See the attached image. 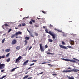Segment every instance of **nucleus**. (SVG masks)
Instances as JSON below:
<instances>
[{"mask_svg": "<svg viewBox=\"0 0 79 79\" xmlns=\"http://www.w3.org/2000/svg\"><path fill=\"white\" fill-rule=\"evenodd\" d=\"M24 39L26 40H29L30 38L29 37L26 36L24 38Z\"/></svg>", "mask_w": 79, "mask_h": 79, "instance_id": "obj_11", "label": "nucleus"}, {"mask_svg": "<svg viewBox=\"0 0 79 79\" xmlns=\"http://www.w3.org/2000/svg\"><path fill=\"white\" fill-rule=\"evenodd\" d=\"M48 66H50V67H52V66H53V65L50 64H48Z\"/></svg>", "mask_w": 79, "mask_h": 79, "instance_id": "obj_24", "label": "nucleus"}, {"mask_svg": "<svg viewBox=\"0 0 79 79\" xmlns=\"http://www.w3.org/2000/svg\"><path fill=\"white\" fill-rule=\"evenodd\" d=\"M28 62H29V60H28L24 62L23 63V66H26L27 64L28 63Z\"/></svg>", "mask_w": 79, "mask_h": 79, "instance_id": "obj_6", "label": "nucleus"}, {"mask_svg": "<svg viewBox=\"0 0 79 79\" xmlns=\"http://www.w3.org/2000/svg\"><path fill=\"white\" fill-rule=\"evenodd\" d=\"M30 35H31V37H34V36L33 35H32V33H31L30 34Z\"/></svg>", "mask_w": 79, "mask_h": 79, "instance_id": "obj_44", "label": "nucleus"}, {"mask_svg": "<svg viewBox=\"0 0 79 79\" xmlns=\"http://www.w3.org/2000/svg\"><path fill=\"white\" fill-rule=\"evenodd\" d=\"M19 61V60L18 59V58L17 59L15 60V63H17V62H18Z\"/></svg>", "mask_w": 79, "mask_h": 79, "instance_id": "obj_26", "label": "nucleus"}, {"mask_svg": "<svg viewBox=\"0 0 79 79\" xmlns=\"http://www.w3.org/2000/svg\"><path fill=\"white\" fill-rule=\"evenodd\" d=\"M2 28H3V29H4V27L3 26H2Z\"/></svg>", "mask_w": 79, "mask_h": 79, "instance_id": "obj_63", "label": "nucleus"}, {"mask_svg": "<svg viewBox=\"0 0 79 79\" xmlns=\"http://www.w3.org/2000/svg\"><path fill=\"white\" fill-rule=\"evenodd\" d=\"M16 40H13L12 42V44H15L16 43Z\"/></svg>", "mask_w": 79, "mask_h": 79, "instance_id": "obj_9", "label": "nucleus"}, {"mask_svg": "<svg viewBox=\"0 0 79 79\" xmlns=\"http://www.w3.org/2000/svg\"><path fill=\"white\" fill-rule=\"evenodd\" d=\"M67 47H68V48H71L72 49H74V48H73V47H72L69 46H67Z\"/></svg>", "mask_w": 79, "mask_h": 79, "instance_id": "obj_14", "label": "nucleus"}, {"mask_svg": "<svg viewBox=\"0 0 79 79\" xmlns=\"http://www.w3.org/2000/svg\"><path fill=\"white\" fill-rule=\"evenodd\" d=\"M22 57L21 56H19L17 59L19 60H20L21 59Z\"/></svg>", "mask_w": 79, "mask_h": 79, "instance_id": "obj_25", "label": "nucleus"}, {"mask_svg": "<svg viewBox=\"0 0 79 79\" xmlns=\"http://www.w3.org/2000/svg\"><path fill=\"white\" fill-rule=\"evenodd\" d=\"M22 25L23 26H26V24L24 23H22Z\"/></svg>", "mask_w": 79, "mask_h": 79, "instance_id": "obj_27", "label": "nucleus"}, {"mask_svg": "<svg viewBox=\"0 0 79 79\" xmlns=\"http://www.w3.org/2000/svg\"><path fill=\"white\" fill-rule=\"evenodd\" d=\"M45 31L47 33H48V30L47 29L45 30Z\"/></svg>", "mask_w": 79, "mask_h": 79, "instance_id": "obj_23", "label": "nucleus"}, {"mask_svg": "<svg viewBox=\"0 0 79 79\" xmlns=\"http://www.w3.org/2000/svg\"><path fill=\"white\" fill-rule=\"evenodd\" d=\"M18 29V27H15V29Z\"/></svg>", "mask_w": 79, "mask_h": 79, "instance_id": "obj_60", "label": "nucleus"}, {"mask_svg": "<svg viewBox=\"0 0 79 79\" xmlns=\"http://www.w3.org/2000/svg\"><path fill=\"white\" fill-rule=\"evenodd\" d=\"M48 42H53V40H52L51 39H48Z\"/></svg>", "mask_w": 79, "mask_h": 79, "instance_id": "obj_15", "label": "nucleus"}, {"mask_svg": "<svg viewBox=\"0 0 79 79\" xmlns=\"http://www.w3.org/2000/svg\"><path fill=\"white\" fill-rule=\"evenodd\" d=\"M26 56V54H23L22 55V56Z\"/></svg>", "mask_w": 79, "mask_h": 79, "instance_id": "obj_50", "label": "nucleus"}, {"mask_svg": "<svg viewBox=\"0 0 79 79\" xmlns=\"http://www.w3.org/2000/svg\"><path fill=\"white\" fill-rule=\"evenodd\" d=\"M52 75L53 76H56V75H57L56 74H53Z\"/></svg>", "mask_w": 79, "mask_h": 79, "instance_id": "obj_47", "label": "nucleus"}, {"mask_svg": "<svg viewBox=\"0 0 79 79\" xmlns=\"http://www.w3.org/2000/svg\"><path fill=\"white\" fill-rule=\"evenodd\" d=\"M31 68H32V67H29L27 69V70H29V69H31Z\"/></svg>", "mask_w": 79, "mask_h": 79, "instance_id": "obj_43", "label": "nucleus"}, {"mask_svg": "<svg viewBox=\"0 0 79 79\" xmlns=\"http://www.w3.org/2000/svg\"><path fill=\"white\" fill-rule=\"evenodd\" d=\"M68 69H71V68L70 67H69L67 68Z\"/></svg>", "mask_w": 79, "mask_h": 79, "instance_id": "obj_51", "label": "nucleus"}, {"mask_svg": "<svg viewBox=\"0 0 79 79\" xmlns=\"http://www.w3.org/2000/svg\"><path fill=\"white\" fill-rule=\"evenodd\" d=\"M45 48H48V46H47V45H45Z\"/></svg>", "mask_w": 79, "mask_h": 79, "instance_id": "obj_40", "label": "nucleus"}, {"mask_svg": "<svg viewBox=\"0 0 79 79\" xmlns=\"http://www.w3.org/2000/svg\"><path fill=\"white\" fill-rule=\"evenodd\" d=\"M70 35H74V34H73V33L70 34Z\"/></svg>", "mask_w": 79, "mask_h": 79, "instance_id": "obj_56", "label": "nucleus"}, {"mask_svg": "<svg viewBox=\"0 0 79 79\" xmlns=\"http://www.w3.org/2000/svg\"><path fill=\"white\" fill-rule=\"evenodd\" d=\"M10 55V53H7L6 55V57L8 58V57L9 56V55Z\"/></svg>", "mask_w": 79, "mask_h": 79, "instance_id": "obj_19", "label": "nucleus"}, {"mask_svg": "<svg viewBox=\"0 0 79 79\" xmlns=\"http://www.w3.org/2000/svg\"><path fill=\"white\" fill-rule=\"evenodd\" d=\"M32 65H34V63L30 64V66H32Z\"/></svg>", "mask_w": 79, "mask_h": 79, "instance_id": "obj_32", "label": "nucleus"}, {"mask_svg": "<svg viewBox=\"0 0 79 79\" xmlns=\"http://www.w3.org/2000/svg\"><path fill=\"white\" fill-rule=\"evenodd\" d=\"M17 68H15L13 69H12V70H11V72H13V71H15V69H16Z\"/></svg>", "mask_w": 79, "mask_h": 79, "instance_id": "obj_18", "label": "nucleus"}, {"mask_svg": "<svg viewBox=\"0 0 79 79\" xmlns=\"http://www.w3.org/2000/svg\"><path fill=\"white\" fill-rule=\"evenodd\" d=\"M55 30H56V31H58V32H60V31L58 30H57V29H55Z\"/></svg>", "mask_w": 79, "mask_h": 79, "instance_id": "obj_45", "label": "nucleus"}, {"mask_svg": "<svg viewBox=\"0 0 79 79\" xmlns=\"http://www.w3.org/2000/svg\"><path fill=\"white\" fill-rule=\"evenodd\" d=\"M35 27H39V26L37 25H35Z\"/></svg>", "mask_w": 79, "mask_h": 79, "instance_id": "obj_49", "label": "nucleus"}, {"mask_svg": "<svg viewBox=\"0 0 79 79\" xmlns=\"http://www.w3.org/2000/svg\"><path fill=\"white\" fill-rule=\"evenodd\" d=\"M31 21L33 22V23H35V20H33V19H31Z\"/></svg>", "mask_w": 79, "mask_h": 79, "instance_id": "obj_29", "label": "nucleus"}, {"mask_svg": "<svg viewBox=\"0 0 79 79\" xmlns=\"http://www.w3.org/2000/svg\"><path fill=\"white\" fill-rule=\"evenodd\" d=\"M21 24H20L18 25L19 27H21Z\"/></svg>", "mask_w": 79, "mask_h": 79, "instance_id": "obj_55", "label": "nucleus"}, {"mask_svg": "<svg viewBox=\"0 0 79 79\" xmlns=\"http://www.w3.org/2000/svg\"><path fill=\"white\" fill-rule=\"evenodd\" d=\"M48 34H50L51 33H52V32H51V31H49L48 32Z\"/></svg>", "mask_w": 79, "mask_h": 79, "instance_id": "obj_52", "label": "nucleus"}, {"mask_svg": "<svg viewBox=\"0 0 79 79\" xmlns=\"http://www.w3.org/2000/svg\"><path fill=\"white\" fill-rule=\"evenodd\" d=\"M5 58V55H3L2 56H0V59H1V58Z\"/></svg>", "mask_w": 79, "mask_h": 79, "instance_id": "obj_17", "label": "nucleus"}, {"mask_svg": "<svg viewBox=\"0 0 79 79\" xmlns=\"http://www.w3.org/2000/svg\"><path fill=\"white\" fill-rule=\"evenodd\" d=\"M67 77L68 79H74V77H70L67 76Z\"/></svg>", "mask_w": 79, "mask_h": 79, "instance_id": "obj_12", "label": "nucleus"}, {"mask_svg": "<svg viewBox=\"0 0 79 79\" xmlns=\"http://www.w3.org/2000/svg\"><path fill=\"white\" fill-rule=\"evenodd\" d=\"M16 50H19L20 49V46H18L16 48Z\"/></svg>", "mask_w": 79, "mask_h": 79, "instance_id": "obj_13", "label": "nucleus"}, {"mask_svg": "<svg viewBox=\"0 0 79 79\" xmlns=\"http://www.w3.org/2000/svg\"><path fill=\"white\" fill-rule=\"evenodd\" d=\"M5 65L4 64H1L0 62V69H2L3 68H5Z\"/></svg>", "mask_w": 79, "mask_h": 79, "instance_id": "obj_3", "label": "nucleus"}, {"mask_svg": "<svg viewBox=\"0 0 79 79\" xmlns=\"http://www.w3.org/2000/svg\"><path fill=\"white\" fill-rule=\"evenodd\" d=\"M4 71V70H2L1 71V72H3Z\"/></svg>", "mask_w": 79, "mask_h": 79, "instance_id": "obj_59", "label": "nucleus"}, {"mask_svg": "<svg viewBox=\"0 0 79 79\" xmlns=\"http://www.w3.org/2000/svg\"><path fill=\"white\" fill-rule=\"evenodd\" d=\"M24 42H25V45H27V40H25L24 41Z\"/></svg>", "mask_w": 79, "mask_h": 79, "instance_id": "obj_22", "label": "nucleus"}, {"mask_svg": "<svg viewBox=\"0 0 79 79\" xmlns=\"http://www.w3.org/2000/svg\"><path fill=\"white\" fill-rule=\"evenodd\" d=\"M59 46L60 48H64V49H68L67 48L64 46H63L62 45H61V44H59Z\"/></svg>", "mask_w": 79, "mask_h": 79, "instance_id": "obj_7", "label": "nucleus"}, {"mask_svg": "<svg viewBox=\"0 0 79 79\" xmlns=\"http://www.w3.org/2000/svg\"><path fill=\"white\" fill-rule=\"evenodd\" d=\"M15 35L17 36H18V35H19V33L18 32H16L15 33Z\"/></svg>", "mask_w": 79, "mask_h": 79, "instance_id": "obj_28", "label": "nucleus"}, {"mask_svg": "<svg viewBox=\"0 0 79 79\" xmlns=\"http://www.w3.org/2000/svg\"><path fill=\"white\" fill-rule=\"evenodd\" d=\"M10 50H11V49H10V48H8V49H6L5 50V52H9L10 51Z\"/></svg>", "mask_w": 79, "mask_h": 79, "instance_id": "obj_10", "label": "nucleus"}, {"mask_svg": "<svg viewBox=\"0 0 79 79\" xmlns=\"http://www.w3.org/2000/svg\"><path fill=\"white\" fill-rule=\"evenodd\" d=\"M46 63H47V62H43V63H41V64H46Z\"/></svg>", "mask_w": 79, "mask_h": 79, "instance_id": "obj_38", "label": "nucleus"}, {"mask_svg": "<svg viewBox=\"0 0 79 79\" xmlns=\"http://www.w3.org/2000/svg\"><path fill=\"white\" fill-rule=\"evenodd\" d=\"M35 35H36V36H38V34H37V33H35Z\"/></svg>", "mask_w": 79, "mask_h": 79, "instance_id": "obj_39", "label": "nucleus"}, {"mask_svg": "<svg viewBox=\"0 0 79 79\" xmlns=\"http://www.w3.org/2000/svg\"><path fill=\"white\" fill-rule=\"evenodd\" d=\"M47 54H48V55H51V53H50V52H48L47 53Z\"/></svg>", "mask_w": 79, "mask_h": 79, "instance_id": "obj_46", "label": "nucleus"}, {"mask_svg": "<svg viewBox=\"0 0 79 79\" xmlns=\"http://www.w3.org/2000/svg\"><path fill=\"white\" fill-rule=\"evenodd\" d=\"M78 71L77 70H76V69L74 68L73 69L70 70H64L62 71V73H71V72H73V71L74 73H76V71Z\"/></svg>", "mask_w": 79, "mask_h": 79, "instance_id": "obj_1", "label": "nucleus"}, {"mask_svg": "<svg viewBox=\"0 0 79 79\" xmlns=\"http://www.w3.org/2000/svg\"><path fill=\"white\" fill-rule=\"evenodd\" d=\"M18 33H19V34H22V32H21V31H19Z\"/></svg>", "mask_w": 79, "mask_h": 79, "instance_id": "obj_37", "label": "nucleus"}, {"mask_svg": "<svg viewBox=\"0 0 79 79\" xmlns=\"http://www.w3.org/2000/svg\"><path fill=\"white\" fill-rule=\"evenodd\" d=\"M37 19H42L41 18H37Z\"/></svg>", "mask_w": 79, "mask_h": 79, "instance_id": "obj_57", "label": "nucleus"}, {"mask_svg": "<svg viewBox=\"0 0 79 79\" xmlns=\"http://www.w3.org/2000/svg\"><path fill=\"white\" fill-rule=\"evenodd\" d=\"M37 61V60H33L32 61V62H36Z\"/></svg>", "mask_w": 79, "mask_h": 79, "instance_id": "obj_34", "label": "nucleus"}, {"mask_svg": "<svg viewBox=\"0 0 79 79\" xmlns=\"http://www.w3.org/2000/svg\"><path fill=\"white\" fill-rule=\"evenodd\" d=\"M43 28L44 29H45V26H43Z\"/></svg>", "mask_w": 79, "mask_h": 79, "instance_id": "obj_64", "label": "nucleus"}, {"mask_svg": "<svg viewBox=\"0 0 79 79\" xmlns=\"http://www.w3.org/2000/svg\"><path fill=\"white\" fill-rule=\"evenodd\" d=\"M31 48H32V46H30L29 49V50H30L31 49Z\"/></svg>", "mask_w": 79, "mask_h": 79, "instance_id": "obj_48", "label": "nucleus"}, {"mask_svg": "<svg viewBox=\"0 0 79 79\" xmlns=\"http://www.w3.org/2000/svg\"><path fill=\"white\" fill-rule=\"evenodd\" d=\"M50 35H52V38H53V39L54 42V43H56V41H55V37H56L55 35L54 34H53L52 33L50 34Z\"/></svg>", "mask_w": 79, "mask_h": 79, "instance_id": "obj_5", "label": "nucleus"}, {"mask_svg": "<svg viewBox=\"0 0 79 79\" xmlns=\"http://www.w3.org/2000/svg\"><path fill=\"white\" fill-rule=\"evenodd\" d=\"M5 39H3L2 40V44H3V43H4V42H5Z\"/></svg>", "mask_w": 79, "mask_h": 79, "instance_id": "obj_30", "label": "nucleus"}, {"mask_svg": "<svg viewBox=\"0 0 79 79\" xmlns=\"http://www.w3.org/2000/svg\"><path fill=\"white\" fill-rule=\"evenodd\" d=\"M43 73H44V72H41V73H40L39 74H42Z\"/></svg>", "mask_w": 79, "mask_h": 79, "instance_id": "obj_54", "label": "nucleus"}, {"mask_svg": "<svg viewBox=\"0 0 79 79\" xmlns=\"http://www.w3.org/2000/svg\"><path fill=\"white\" fill-rule=\"evenodd\" d=\"M29 23L30 24H32V22L31 21H30L29 22Z\"/></svg>", "mask_w": 79, "mask_h": 79, "instance_id": "obj_42", "label": "nucleus"}, {"mask_svg": "<svg viewBox=\"0 0 79 79\" xmlns=\"http://www.w3.org/2000/svg\"><path fill=\"white\" fill-rule=\"evenodd\" d=\"M6 61L7 62H8V63L10 62V58H9L8 59H7Z\"/></svg>", "mask_w": 79, "mask_h": 79, "instance_id": "obj_21", "label": "nucleus"}, {"mask_svg": "<svg viewBox=\"0 0 79 79\" xmlns=\"http://www.w3.org/2000/svg\"><path fill=\"white\" fill-rule=\"evenodd\" d=\"M51 55H54V53H51Z\"/></svg>", "mask_w": 79, "mask_h": 79, "instance_id": "obj_61", "label": "nucleus"}, {"mask_svg": "<svg viewBox=\"0 0 79 79\" xmlns=\"http://www.w3.org/2000/svg\"><path fill=\"white\" fill-rule=\"evenodd\" d=\"M62 59L63 60H64V61H70V62H74V63L76 62L75 60H69L67 59L62 58Z\"/></svg>", "mask_w": 79, "mask_h": 79, "instance_id": "obj_2", "label": "nucleus"}, {"mask_svg": "<svg viewBox=\"0 0 79 79\" xmlns=\"http://www.w3.org/2000/svg\"><path fill=\"white\" fill-rule=\"evenodd\" d=\"M58 55H62V54H58Z\"/></svg>", "mask_w": 79, "mask_h": 79, "instance_id": "obj_62", "label": "nucleus"}, {"mask_svg": "<svg viewBox=\"0 0 79 79\" xmlns=\"http://www.w3.org/2000/svg\"><path fill=\"white\" fill-rule=\"evenodd\" d=\"M28 77H29V75L26 76L24 77H23V79H27Z\"/></svg>", "mask_w": 79, "mask_h": 79, "instance_id": "obj_20", "label": "nucleus"}, {"mask_svg": "<svg viewBox=\"0 0 79 79\" xmlns=\"http://www.w3.org/2000/svg\"><path fill=\"white\" fill-rule=\"evenodd\" d=\"M6 77V75L3 76L2 77V78H1L0 79H3V78H4V77Z\"/></svg>", "mask_w": 79, "mask_h": 79, "instance_id": "obj_31", "label": "nucleus"}, {"mask_svg": "<svg viewBox=\"0 0 79 79\" xmlns=\"http://www.w3.org/2000/svg\"><path fill=\"white\" fill-rule=\"evenodd\" d=\"M76 69L77 70V71L75 72H78V71H79V70H78V69ZM78 73H79V72H78Z\"/></svg>", "mask_w": 79, "mask_h": 79, "instance_id": "obj_53", "label": "nucleus"}, {"mask_svg": "<svg viewBox=\"0 0 79 79\" xmlns=\"http://www.w3.org/2000/svg\"><path fill=\"white\" fill-rule=\"evenodd\" d=\"M50 27H53V25L50 24Z\"/></svg>", "mask_w": 79, "mask_h": 79, "instance_id": "obj_58", "label": "nucleus"}, {"mask_svg": "<svg viewBox=\"0 0 79 79\" xmlns=\"http://www.w3.org/2000/svg\"><path fill=\"white\" fill-rule=\"evenodd\" d=\"M70 42H71V43H70V44L71 45H74V41L73 40H70Z\"/></svg>", "mask_w": 79, "mask_h": 79, "instance_id": "obj_8", "label": "nucleus"}, {"mask_svg": "<svg viewBox=\"0 0 79 79\" xmlns=\"http://www.w3.org/2000/svg\"><path fill=\"white\" fill-rule=\"evenodd\" d=\"M16 35L15 34H14L12 35L11 36V38H12V39H13L15 37V35Z\"/></svg>", "mask_w": 79, "mask_h": 79, "instance_id": "obj_16", "label": "nucleus"}, {"mask_svg": "<svg viewBox=\"0 0 79 79\" xmlns=\"http://www.w3.org/2000/svg\"><path fill=\"white\" fill-rule=\"evenodd\" d=\"M62 44L63 45H64L65 44V43L64 41H62Z\"/></svg>", "mask_w": 79, "mask_h": 79, "instance_id": "obj_36", "label": "nucleus"}, {"mask_svg": "<svg viewBox=\"0 0 79 79\" xmlns=\"http://www.w3.org/2000/svg\"><path fill=\"white\" fill-rule=\"evenodd\" d=\"M43 44H40V49L41 50V52H44V49L43 48V47H42Z\"/></svg>", "mask_w": 79, "mask_h": 79, "instance_id": "obj_4", "label": "nucleus"}, {"mask_svg": "<svg viewBox=\"0 0 79 79\" xmlns=\"http://www.w3.org/2000/svg\"><path fill=\"white\" fill-rule=\"evenodd\" d=\"M11 31V29H9V30L8 31V33H9V32H10V31Z\"/></svg>", "mask_w": 79, "mask_h": 79, "instance_id": "obj_35", "label": "nucleus"}, {"mask_svg": "<svg viewBox=\"0 0 79 79\" xmlns=\"http://www.w3.org/2000/svg\"><path fill=\"white\" fill-rule=\"evenodd\" d=\"M42 13H43L44 14H47L46 12L45 11H42Z\"/></svg>", "mask_w": 79, "mask_h": 79, "instance_id": "obj_33", "label": "nucleus"}, {"mask_svg": "<svg viewBox=\"0 0 79 79\" xmlns=\"http://www.w3.org/2000/svg\"><path fill=\"white\" fill-rule=\"evenodd\" d=\"M5 26L6 27V26H8V25L7 23H6L5 24Z\"/></svg>", "mask_w": 79, "mask_h": 79, "instance_id": "obj_41", "label": "nucleus"}]
</instances>
